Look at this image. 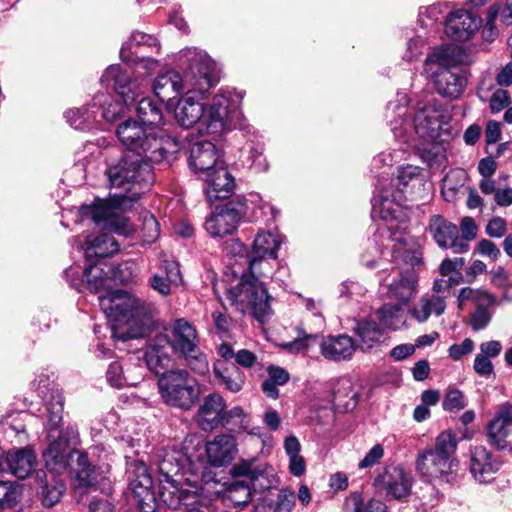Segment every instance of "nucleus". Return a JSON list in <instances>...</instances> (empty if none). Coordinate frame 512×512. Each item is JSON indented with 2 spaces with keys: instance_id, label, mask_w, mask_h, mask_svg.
<instances>
[{
  "instance_id": "55",
  "label": "nucleus",
  "mask_w": 512,
  "mask_h": 512,
  "mask_svg": "<svg viewBox=\"0 0 512 512\" xmlns=\"http://www.w3.org/2000/svg\"><path fill=\"white\" fill-rule=\"evenodd\" d=\"M354 509L353 512H386V505L377 499H369L363 501L360 495H354L353 498Z\"/></svg>"
},
{
  "instance_id": "20",
  "label": "nucleus",
  "mask_w": 512,
  "mask_h": 512,
  "mask_svg": "<svg viewBox=\"0 0 512 512\" xmlns=\"http://www.w3.org/2000/svg\"><path fill=\"white\" fill-rule=\"evenodd\" d=\"M413 477L403 468L388 466L375 479V485L387 499L405 500L412 491Z\"/></svg>"
},
{
  "instance_id": "6",
  "label": "nucleus",
  "mask_w": 512,
  "mask_h": 512,
  "mask_svg": "<svg viewBox=\"0 0 512 512\" xmlns=\"http://www.w3.org/2000/svg\"><path fill=\"white\" fill-rule=\"evenodd\" d=\"M44 398V428L48 444L43 451L47 472L61 475L74 460L70 446L78 442L79 432L75 424L63 428L64 397L59 390H51Z\"/></svg>"
},
{
  "instance_id": "11",
  "label": "nucleus",
  "mask_w": 512,
  "mask_h": 512,
  "mask_svg": "<svg viewBox=\"0 0 512 512\" xmlns=\"http://www.w3.org/2000/svg\"><path fill=\"white\" fill-rule=\"evenodd\" d=\"M466 58L464 49L456 45L436 47L427 55L424 71L439 95L449 99H457L462 95L467 85V76L460 65Z\"/></svg>"
},
{
  "instance_id": "40",
  "label": "nucleus",
  "mask_w": 512,
  "mask_h": 512,
  "mask_svg": "<svg viewBox=\"0 0 512 512\" xmlns=\"http://www.w3.org/2000/svg\"><path fill=\"white\" fill-rule=\"evenodd\" d=\"M459 441L460 438L457 437V434L453 430L448 429L442 431L436 437L434 445L429 448L456 465L457 461L455 459V454Z\"/></svg>"
},
{
  "instance_id": "32",
  "label": "nucleus",
  "mask_w": 512,
  "mask_h": 512,
  "mask_svg": "<svg viewBox=\"0 0 512 512\" xmlns=\"http://www.w3.org/2000/svg\"><path fill=\"white\" fill-rule=\"evenodd\" d=\"M79 249L83 251L86 261L103 260L118 252L119 244L110 232H102L95 236L89 235L85 246L81 245Z\"/></svg>"
},
{
  "instance_id": "19",
  "label": "nucleus",
  "mask_w": 512,
  "mask_h": 512,
  "mask_svg": "<svg viewBox=\"0 0 512 512\" xmlns=\"http://www.w3.org/2000/svg\"><path fill=\"white\" fill-rule=\"evenodd\" d=\"M126 474L129 489L141 512H154L156 497L152 491L153 481L143 461L133 460L127 463Z\"/></svg>"
},
{
  "instance_id": "59",
  "label": "nucleus",
  "mask_w": 512,
  "mask_h": 512,
  "mask_svg": "<svg viewBox=\"0 0 512 512\" xmlns=\"http://www.w3.org/2000/svg\"><path fill=\"white\" fill-rule=\"evenodd\" d=\"M295 505V493L289 489H283L277 496L276 506L273 512H291Z\"/></svg>"
},
{
  "instance_id": "51",
  "label": "nucleus",
  "mask_w": 512,
  "mask_h": 512,
  "mask_svg": "<svg viewBox=\"0 0 512 512\" xmlns=\"http://www.w3.org/2000/svg\"><path fill=\"white\" fill-rule=\"evenodd\" d=\"M407 153L408 151L402 147L389 149L374 157L373 164L376 167L392 166L404 159Z\"/></svg>"
},
{
  "instance_id": "8",
  "label": "nucleus",
  "mask_w": 512,
  "mask_h": 512,
  "mask_svg": "<svg viewBox=\"0 0 512 512\" xmlns=\"http://www.w3.org/2000/svg\"><path fill=\"white\" fill-rule=\"evenodd\" d=\"M431 184L427 183L422 169L418 166L407 165L398 169L394 182L379 181L371 200L372 217L385 221L397 218V212L406 201L425 200L429 196Z\"/></svg>"
},
{
  "instance_id": "16",
  "label": "nucleus",
  "mask_w": 512,
  "mask_h": 512,
  "mask_svg": "<svg viewBox=\"0 0 512 512\" xmlns=\"http://www.w3.org/2000/svg\"><path fill=\"white\" fill-rule=\"evenodd\" d=\"M179 149L178 141L163 128L145 126V136L137 140L130 152L132 157H139L147 164L168 162Z\"/></svg>"
},
{
  "instance_id": "2",
  "label": "nucleus",
  "mask_w": 512,
  "mask_h": 512,
  "mask_svg": "<svg viewBox=\"0 0 512 512\" xmlns=\"http://www.w3.org/2000/svg\"><path fill=\"white\" fill-rule=\"evenodd\" d=\"M106 175L110 188L122 189L123 192L114 193L109 199H96L90 205H82L79 214L83 221L92 220L103 230L128 235L133 228L123 214L152 184L151 167L142 158L125 153L107 162Z\"/></svg>"
},
{
  "instance_id": "33",
  "label": "nucleus",
  "mask_w": 512,
  "mask_h": 512,
  "mask_svg": "<svg viewBox=\"0 0 512 512\" xmlns=\"http://www.w3.org/2000/svg\"><path fill=\"white\" fill-rule=\"evenodd\" d=\"M236 452V441L232 435H217L206 444V453L210 463L215 467L229 463Z\"/></svg>"
},
{
  "instance_id": "21",
  "label": "nucleus",
  "mask_w": 512,
  "mask_h": 512,
  "mask_svg": "<svg viewBox=\"0 0 512 512\" xmlns=\"http://www.w3.org/2000/svg\"><path fill=\"white\" fill-rule=\"evenodd\" d=\"M455 466L429 447L418 454L415 462V468L420 478L429 483L435 480L448 482Z\"/></svg>"
},
{
  "instance_id": "60",
  "label": "nucleus",
  "mask_w": 512,
  "mask_h": 512,
  "mask_svg": "<svg viewBox=\"0 0 512 512\" xmlns=\"http://www.w3.org/2000/svg\"><path fill=\"white\" fill-rule=\"evenodd\" d=\"M498 10H499V8H495V6H493L489 10L487 21L482 28V32H481L482 38L487 42L494 41L498 36V29L495 26V18H496Z\"/></svg>"
},
{
  "instance_id": "5",
  "label": "nucleus",
  "mask_w": 512,
  "mask_h": 512,
  "mask_svg": "<svg viewBox=\"0 0 512 512\" xmlns=\"http://www.w3.org/2000/svg\"><path fill=\"white\" fill-rule=\"evenodd\" d=\"M207 91L185 92L174 108V117L182 128L189 129L196 125L200 134L218 137L227 128L231 103L235 101L234 98L241 99V95L232 89H221L205 106L197 96Z\"/></svg>"
},
{
  "instance_id": "47",
  "label": "nucleus",
  "mask_w": 512,
  "mask_h": 512,
  "mask_svg": "<svg viewBox=\"0 0 512 512\" xmlns=\"http://www.w3.org/2000/svg\"><path fill=\"white\" fill-rule=\"evenodd\" d=\"M181 357L194 373L205 375L209 372V362L206 354L201 351L200 344L194 348L193 352L184 353Z\"/></svg>"
},
{
  "instance_id": "31",
  "label": "nucleus",
  "mask_w": 512,
  "mask_h": 512,
  "mask_svg": "<svg viewBox=\"0 0 512 512\" xmlns=\"http://www.w3.org/2000/svg\"><path fill=\"white\" fill-rule=\"evenodd\" d=\"M356 349V342L346 334L329 335L320 342L321 354L335 362L351 359Z\"/></svg>"
},
{
  "instance_id": "7",
  "label": "nucleus",
  "mask_w": 512,
  "mask_h": 512,
  "mask_svg": "<svg viewBox=\"0 0 512 512\" xmlns=\"http://www.w3.org/2000/svg\"><path fill=\"white\" fill-rule=\"evenodd\" d=\"M274 260L268 256L249 255L247 269L242 273L239 283L228 289L231 305L243 314L250 312L262 323L271 314V296L261 278L272 275Z\"/></svg>"
},
{
  "instance_id": "61",
  "label": "nucleus",
  "mask_w": 512,
  "mask_h": 512,
  "mask_svg": "<svg viewBox=\"0 0 512 512\" xmlns=\"http://www.w3.org/2000/svg\"><path fill=\"white\" fill-rule=\"evenodd\" d=\"M148 284L161 296H168L171 294V286L174 285V282H170L169 279L163 275L154 274L148 280Z\"/></svg>"
},
{
  "instance_id": "10",
  "label": "nucleus",
  "mask_w": 512,
  "mask_h": 512,
  "mask_svg": "<svg viewBox=\"0 0 512 512\" xmlns=\"http://www.w3.org/2000/svg\"><path fill=\"white\" fill-rule=\"evenodd\" d=\"M199 344L196 328L183 318L176 319L149 339L143 359L150 371L159 374L171 365L173 354L193 352Z\"/></svg>"
},
{
  "instance_id": "30",
  "label": "nucleus",
  "mask_w": 512,
  "mask_h": 512,
  "mask_svg": "<svg viewBox=\"0 0 512 512\" xmlns=\"http://www.w3.org/2000/svg\"><path fill=\"white\" fill-rule=\"evenodd\" d=\"M201 178L205 181V192L211 202L226 199L233 193L234 178L223 164Z\"/></svg>"
},
{
  "instance_id": "24",
  "label": "nucleus",
  "mask_w": 512,
  "mask_h": 512,
  "mask_svg": "<svg viewBox=\"0 0 512 512\" xmlns=\"http://www.w3.org/2000/svg\"><path fill=\"white\" fill-rule=\"evenodd\" d=\"M487 438L490 445L512 453V404L499 408L487 426Z\"/></svg>"
},
{
  "instance_id": "56",
  "label": "nucleus",
  "mask_w": 512,
  "mask_h": 512,
  "mask_svg": "<svg viewBox=\"0 0 512 512\" xmlns=\"http://www.w3.org/2000/svg\"><path fill=\"white\" fill-rule=\"evenodd\" d=\"M426 45L424 37L417 35L410 38L406 45V50L403 54V59L406 61H413L417 59L422 53Z\"/></svg>"
},
{
  "instance_id": "28",
  "label": "nucleus",
  "mask_w": 512,
  "mask_h": 512,
  "mask_svg": "<svg viewBox=\"0 0 512 512\" xmlns=\"http://www.w3.org/2000/svg\"><path fill=\"white\" fill-rule=\"evenodd\" d=\"M226 409L224 398L218 393H211L204 397L199 406L196 421L204 431H213L223 423Z\"/></svg>"
},
{
  "instance_id": "27",
  "label": "nucleus",
  "mask_w": 512,
  "mask_h": 512,
  "mask_svg": "<svg viewBox=\"0 0 512 512\" xmlns=\"http://www.w3.org/2000/svg\"><path fill=\"white\" fill-rule=\"evenodd\" d=\"M482 19L471 11L458 9L446 19V33L455 41H467L479 31Z\"/></svg>"
},
{
  "instance_id": "29",
  "label": "nucleus",
  "mask_w": 512,
  "mask_h": 512,
  "mask_svg": "<svg viewBox=\"0 0 512 512\" xmlns=\"http://www.w3.org/2000/svg\"><path fill=\"white\" fill-rule=\"evenodd\" d=\"M36 464V455L30 448H18L7 452L0 460V470L19 479L27 478Z\"/></svg>"
},
{
  "instance_id": "42",
  "label": "nucleus",
  "mask_w": 512,
  "mask_h": 512,
  "mask_svg": "<svg viewBox=\"0 0 512 512\" xmlns=\"http://www.w3.org/2000/svg\"><path fill=\"white\" fill-rule=\"evenodd\" d=\"M404 305L398 302L382 305L376 312L381 324L388 329H400L405 323Z\"/></svg>"
},
{
  "instance_id": "43",
  "label": "nucleus",
  "mask_w": 512,
  "mask_h": 512,
  "mask_svg": "<svg viewBox=\"0 0 512 512\" xmlns=\"http://www.w3.org/2000/svg\"><path fill=\"white\" fill-rule=\"evenodd\" d=\"M76 456L75 466L71 468V473L78 481L80 486L89 487L96 483L94 476V467L90 464L86 453L75 450L74 457Z\"/></svg>"
},
{
  "instance_id": "25",
  "label": "nucleus",
  "mask_w": 512,
  "mask_h": 512,
  "mask_svg": "<svg viewBox=\"0 0 512 512\" xmlns=\"http://www.w3.org/2000/svg\"><path fill=\"white\" fill-rule=\"evenodd\" d=\"M500 466V461L486 447L475 446L470 449L469 471L476 482L491 483Z\"/></svg>"
},
{
  "instance_id": "12",
  "label": "nucleus",
  "mask_w": 512,
  "mask_h": 512,
  "mask_svg": "<svg viewBox=\"0 0 512 512\" xmlns=\"http://www.w3.org/2000/svg\"><path fill=\"white\" fill-rule=\"evenodd\" d=\"M100 83L106 89H112L121 99L106 93H97L93 97L92 106L101 108L102 118L110 123L120 119L144 91L143 81L131 78L129 72L118 64L106 68Z\"/></svg>"
},
{
  "instance_id": "45",
  "label": "nucleus",
  "mask_w": 512,
  "mask_h": 512,
  "mask_svg": "<svg viewBox=\"0 0 512 512\" xmlns=\"http://www.w3.org/2000/svg\"><path fill=\"white\" fill-rule=\"evenodd\" d=\"M98 113L89 107L69 109L65 113L67 122L74 128L79 130L90 129L97 122Z\"/></svg>"
},
{
  "instance_id": "49",
  "label": "nucleus",
  "mask_w": 512,
  "mask_h": 512,
  "mask_svg": "<svg viewBox=\"0 0 512 512\" xmlns=\"http://www.w3.org/2000/svg\"><path fill=\"white\" fill-rule=\"evenodd\" d=\"M106 378L108 383L115 388L134 385V382L130 381L128 376L125 375L123 366L117 361L109 365L106 372Z\"/></svg>"
},
{
  "instance_id": "35",
  "label": "nucleus",
  "mask_w": 512,
  "mask_h": 512,
  "mask_svg": "<svg viewBox=\"0 0 512 512\" xmlns=\"http://www.w3.org/2000/svg\"><path fill=\"white\" fill-rule=\"evenodd\" d=\"M477 96L482 102L489 103L492 114H498L511 104V96L504 88H495L492 82L483 80L477 88Z\"/></svg>"
},
{
  "instance_id": "57",
  "label": "nucleus",
  "mask_w": 512,
  "mask_h": 512,
  "mask_svg": "<svg viewBox=\"0 0 512 512\" xmlns=\"http://www.w3.org/2000/svg\"><path fill=\"white\" fill-rule=\"evenodd\" d=\"M466 406L465 397L458 389L447 392L443 401V408L446 411H459Z\"/></svg>"
},
{
  "instance_id": "37",
  "label": "nucleus",
  "mask_w": 512,
  "mask_h": 512,
  "mask_svg": "<svg viewBox=\"0 0 512 512\" xmlns=\"http://www.w3.org/2000/svg\"><path fill=\"white\" fill-rule=\"evenodd\" d=\"M136 112L140 120V124L147 127L162 128L163 106L161 103H158L149 97H144L139 100Z\"/></svg>"
},
{
  "instance_id": "38",
  "label": "nucleus",
  "mask_w": 512,
  "mask_h": 512,
  "mask_svg": "<svg viewBox=\"0 0 512 512\" xmlns=\"http://www.w3.org/2000/svg\"><path fill=\"white\" fill-rule=\"evenodd\" d=\"M446 302L444 297L437 294L422 297L410 313L418 322H425L430 315L440 316L444 313Z\"/></svg>"
},
{
  "instance_id": "26",
  "label": "nucleus",
  "mask_w": 512,
  "mask_h": 512,
  "mask_svg": "<svg viewBox=\"0 0 512 512\" xmlns=\"http://www.w3.org/2000/svg\"><path fill=\"white\" fill-rule=\"evenodd\" d=\"M37 497L45 507L57 504L66 491V484L59 474L38 470L33 480Z\"/></svg>"
},
{
  "instance_id": "9",
  "label": "nucleus",
  "mask_w": 512,
  "mask_h": 512,
  "mask_svg": "<svg viewBox=\"0 0 512 512\" xmlns=\"http://www.w3.org/2000/svg\"><path fill=\"white\" fill-rule=\"evenodd\" d=\"M187 464V456L179 450H161L157 454L159 499L171 509L198 501L201 487L184 477Z\"/></svg>"
},
{
  "instance_id": "64",
  "label": "nucleus",
  "mask_w": 512,
  "mask_h": 512,
  "mask_svg": "<svg viewBox=\"0 0 512 512\" xmlns=\"http://www.w3.org/2000/svg\"><path fill=\"white\" fill-rule=\"evenodd\" d=\"M161 268L165 272V277L168 278L170 282H174V285H178L182 282L179 264L176 261L163 259L161 261Z\"/></svg>"
},
{
  "instance_id": "41",
  "label": "nucleus",
  "mask_w": 512,
  "mask_h": 512,
  "mask_svg": "<svg viewBox=\"0 0 512 512\" xmlns=\"http://www.w3.org/2000/svg\"><path fill=\"white\" fill-rule=\"evenodd\" d=\"M116 136L120 143L129 151L141 136H145V126L137 120L129 118L121 122L116 129Z\"/></svg>"
},
{
  "instance_id": "53",
  "label": "nucleus",
  "mask_w": 512,
  "mask_h": 512,
  "mask_svg": "<svg viewBox=\"0 0 512 512\" xmlns=\"http://www.w3.org/2000/svg\"><path fill=\"white\" fill-rule=\"evenodd\" d=\"M224 251L227 255L235 258V261L244 260L248 264V256L250 251L241 241L238 239H230L224 243Z\"/></svg>"
},
{
  "instance_id": "46",
  "label": "nucleus",
  "mask_w": 512,
  "mask_h": 512,
  "mask_svg": "<svg viewBox=\"0 0 512 512\" xmlns=\"http://www.w3.org/2000/svg\"><path fill=\"white\" fill-rule=\"evenodd\" d=\"M467 301H471L475 306L493 305L495 298L484 290L464 287L460 290L458 295L459 308L462 309Z\"/></svg>"
},
{
  "instance_id": "44",
  "label": "nucleus",
  "mask_w": 512,
  "mask_h": 512,
  "mask_svg": "<svg viewBox=\"0 0 512 512\" xmlns=\"http://www.w3.org/2000/svg\"><path fill=\"white\" fill-rule=\"evenodd\" d=\"M249 422V417L244 410L241 407L236 406L230 410L225 409L223 423H221V426L234 432L248 431L249 434L256 435L258 433L256 431L257 429L249 430Z\"/></svg>"
},
{
  "instance_id": "13",
  "label": "nucleus",
  "mask_w": 512,
  "mask_h": 512,
  "mask_svg": "<svg viewBox=\"0 0 512 512\" xmlns=\"http://www.w3.org/2000/svg\"><path fill=\"white\" fill-rule=\"evenodd\" d=\"M235 478L227 488L226 498L234 507L247 505L254 491L264 492L276 487L278 480L271 465L259 463L256 459L242 460L231 470Z\"/></svg>"
},
{
  "instance_id": "1",
  "label": "nucleus",
  "mask_w": 512,
  "mask_h": 512,
  "mask_svg": "<svg viewBox=\"0 0 512 512\" xmlns=\"http://www.w3.org/2000/svg\"><path fill=\"white\" fill-rule=\"evenodd\" d=\"M81 279H73L78 291L87 289L105 294L98 296L101 310L111 322L112 336L127 341L143 337L151 323V308L140 299L122 290H113L118 284H127L133 278L135 263L126 261L114 265L104 260L87 261Z\"/></svg>"
},
{
  "instance_id": "54",
  "label": "nucleus",
  "mask_w": 512,
  "mask_h": 512,
  "mask_svg": "<svg viewBox=\"0 0 512 512\" xmlns=\"http://www.w3.org/2000/svg\"><path fill=\"white\" fill-rule=\"evenodd\" d=\"M490 306H476V310L470 319V326L474 331L482 330L490 323L492 318V313L488 309Z\"/></svg>"
},
{
  "instance_id": "50",
  "label": "nucleus",
  "mask_w": 512,
  "mask_h": 512,
  "mask_svg": "<svg viewBox=\"0 0 512 512\" xmlns=\"http://www.w3.org/2000/svg\"><path fill=\"white\" fill-rule=\"evenodd\" d=\"M407 153L408 151L402 147L389 149L374 157L373 164L376 167L392 166L404 159Z\"/></svg>"
},
{
  "instance_id": "14",
  "label": "nucleus",
  "mask_w": 512,
  "mask_h": 512,
  "mask_svg": "<svg viewBox=\"0 0 512 512\" xmlns=\"http://www.w3.org/2000/svg\"><path fill=\"white\" fill-rule=\"evenodd\" d=\"M159 374L158 389L166 405L187 411L199 400L200 384L186 369H165Z\"/></svg>"
},
{
  "instance_id": "17",
  "label": "nucleus",
  "mask_w": 512,
  "mask_h": 512,
  "mask_svg": "<svg viewBox=\"0 0 512 512\" xmlns=\"http://www.w3.org/2000/svg\"><path fill=\"white\" fill-rule=\"evenodd\" d=\"M160 45L156 37L142 32L131 34L120 50V58L123 62L134 64L136 68H144L147 72L154 70L158 61L148 52L159 53Z\"/></svg>"
},
{
  "instance_id": "52",
  "label": "nucleus",
  "mask_w": 512,
  "mask_h": 512,
  "mask_svg": "<svg viewBox=\"0 0 512 512\" xmlns=\"http://www.w3.org/2000/svg\"><path fill=\"white\" fill-rule=\"evenodd\" d=\"M379 237L374 235L373 239L369 241L366 250L361 255L363 265L368 268H375L377 265L376 257L384 254V250L379 247Z\"/></svg>"
},
{
  "instance_id": "23",
  "label": "nucleus",
  "mask_w": 512,
  "mask_h": 512,
  "mask_svg": "<svg viewBox=\"0 0 512 512\" xmlns=\"http://www.w3.org/2000/svg\"><path fill=\"white\" fill-rule=\"evenodd\" d=\"M428 230L437 245L443 249H451L456 254L466 253L469 244L458 240V227L441 215H433L428 224Z\"/></svg>"
},
{
  "instance_id": "18",
  "label": "nucleus",
  "mask_w": 512,
  "mask_h": 512,
  "mask_svg": "<svg viewBox=\"0 0 512 512\" xmlns=\"http://www.w3.org/2000/svg\"><path fill=\"white\" fill-rule=\"evenodd\" d=\"M247 210L246 199L237 196L222 207L216 208V211L206 219L204 224L205 230L212 237H224L232 234Z\"/></svg>"
},
{
  "instance_id": "3",
  "label": "nucleus",
  "mask_w": 512,
  "mask_h": 512,
  "mask_svg": "<svg viewBox=\"0 0 512 512\" xmlns=\"http://www.w3.org/2000/svg\"><path fill=\"white\" fill-rule=\"evenodd\" d=\"M177 65L183 74L170 70L158 75L153 82V91L161 102L170 101L177 95L191 90H209L218 82L214 60L197 47L181 50Z\"/></svg>"
},
{
  "instance_id": "22",
  "label": "nucleus",
  "mask_w": 512,
  "mask_h": 512,
  "mask_svg": "<svg viewBox=\"0 0 512 512\" xmlns=\"http://www.w3.org/2000/svg\"><path fill=\"white\" fill-rule=\"evenodd\" d=\"M189 167L200 178L223 164L220 150L211 141H198L191 145Z\"/></svg>"
},
{
  "instance_id": "39",
  "label": "nucleus",
  "mask_w": 512,
  "mask_h": 512,
  "mask_svg": "<svg viewBox=\"0 0 512 512\" xmlns=\"http://www.w3.org/2000/svg\"><path fill=\"white\" fill-rule=\"evenodd\" d=\"M283 238L278 233L261 232L254 239L249 255H263L277 259Z\"/></svg>"
},
{
  "instance_id": "48",
  "label": "nucleus",
  "mask_w": 512,
  "mask_h": 512,
  "mask_svg": "<svg viewBox=\"0 0 512 512\" xmlns=\"http://www.w3.org/2000/svg\"><path fill=\"white\" fill-rule=\"evenodd\" d=\"M21 488L14 482L0 481V507L12 508L21 498Z\"/></svg>"
},
{
  "instance_id": "15",
  "label": "nucleus",
  "mask_w": 512,
  "mask_h": 512,
  "mask_svg": "<svg viewBox=\"0 0 512 512\" xmlns=\"http://www.w3.org/2000/svg\"><path fill=\"white\" fill-rule=\"evenodd\" d=\"M412 266L401 268L391 266L379 271V285L381 294L400 304H408L418 293V274L415 266L422 265V259L416 256L411 258Z\"/></svg>"
},
{
  "instance_id": "63",
  "label": "nucleus",
  "mask_w": 512,
  "mask_h": 512,
  "mask_svg": "<svg viewBox=\"0 0 512 512\" xmlns=\"http://www.w3.org/2000/svg\"><path fill=\"white\" fill-rule=\"evenodd\" d=\"M263 152V146L259 144L252 146L249 151V159L251 160V165L257 171H266L268 169V162Z\"/></svg>"
},
{
  "instance_id": "4",
  "label": "nucleus",
  "mask_w": 512,
  "mask_h": 512,
  "mask_svg": "<svg viewBox=\"0 0 512 512\" xmlns=\"http://www.w3.org/2000/svg\"><path fill=\"white\" fill-rule=\"evenodd\" d=\"M409 98L404 92H398L395 98L388 102L386 119L395 136L402 144H406L419 152L429 149L426 145L435 142L440 136L442 114L433 107L418 110L410 120Z\"/></svg>"
},
{
  "instance_id": "58",
  "label": "nucleus",
  "mask_w": 512,
  "mask_h": 512,
  "mask_svg": "<svg viewBox=\"0 0 512 512\" xmlns=\"http://www.w3.org/2000/svg\"><path fill=\"white\" fill-rule=\"evenodd\" d=\"M366 291V288L361 283L352 280L343 281L338 287L339 296L346 298L363 296Z\"/></svg>"
},
{
  "instance_id": "62",
  "label": "nucleus",
  "mask_w": 512,
  "mask_h": 512,
  "mask_svg": "<svg viewBox=\"0 0 512 512\" xmlns=\"http://www.w3.org/2000/svg\"><path fill=\"white\" fill-rule=\"evenodd\" d=\"M473 369L476 374L485 378L494 374V366L491 360L485 357V355H481L479 353L475 356Z\"/></svg>"
},
{
  "instance_id": "36",
  "label": "nucleus",
  "mask_w": 512,
  "mask_h": 512,
  "mask_svg": "<svg viewBox=\"0 0 512 512\" xmlns=\"http://www.w3.org/2000/svg\"><path fill=\"white\" fill-rule=\"evenodd\" d=\"M214 374L220 383L233 393L243 388L246 379L244 372L233 363H217L214 366Z\"/></svg>"
},
{
  "instance_id": "34",
  "label": "nucleus",
  "mask_w": 512,
  "mask_h": 512,
  "mask_svg": "<svg viewBox=\"0 0 512 512\" xmlns=\"http://www.w3.org/2000/svg\"><path fill=\"white\" fill-rule=\"evenodd\" d=\"M352 330L357 336L356 346L362 351L372 349L384 338V330L372 319L357 321Z\"/></svg>"
}]
</instances>
